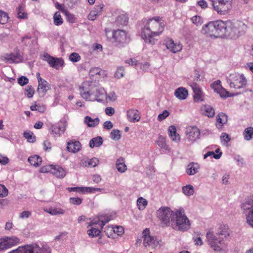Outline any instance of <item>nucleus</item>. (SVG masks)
I'll return each instance as SVG.
<instances>
[{
  "instance_id": "1",
  "label": "nucleus",
  "mask_w": 253,
  "mask_h": 253,
  "mask_svg": "<svg viewBox=\"0 0 253 253\" xmlns=\"http://www.w3.org/2000/svg\"><path fill=\"white\" fill-rule=\"evenodd\" d=\"M162 18L159 16L148 20L143 29L141 36L145 42L153 45L157 39L155 37L159 36L164 31L165 25L161 22Z\"/></svg>"
},
{
  "instance_id": "2",
  "label": "nucleus",
  "mask_w": 253,
  "mask_h": 253,
  "mask_svg": "<svg viewBox=\"0 0 253 253\" xmlns=\"http://www.w3.org/2000/svg\"><path fill=\"white\" fill-rule=\"evenodd\" d=\"M80 94L82 98L88 101L101 102L106 96V91L101 86L89 84L84 83L79 88Z\"/></svg>"
},
{
  "instance_id": "3",
  "label": "nucleus",
  "mask_w": 253,
  "mask_h": 253,
  "mask_svg": "<svg viewBox=\"0 0 253 253\" xmlns=\"http://www.w3.org/2000/svg\"><path fill=\"white\" fill-rule=\"evenodd\" d=\"M226 21L217 20L209 22L204 25L201 30L202 34L215 38L226 37Z\"/></svg>"
},
{
  "instance_id": "4",
  "label": "nucleus",
  "mask_w": 253,
  "mask_h": 253,
  "mask_svg": "<svg viewBox=\"0 0 253 253\" xmlns=\"http://www.w3.org/2000/svg\"><path fill=\"white\" fill-rule=\"evenodd\" d=\"M170 226L175 230L182 231H186L190 228V221L185 215L183 209H180L175 212Z\"/></svg>"
},
{
  "instance_id": "5",
  "label": "nucleus",
  "mask_w": 253,
  "mask_h": 253,
  "mask_svg": "<svg viewBox=\"0 0 253 253\" xmlns=\"http://www.w3.org/2000/svg\"><path fill=\"white\" fill-rule=\"evenodd\" d=\"M246 28V25L240 21H227L226 27V37L230 38L238 37L242 34Z\"/></svg>"
},
{
  "instance_id": "6",
  "label": "nucleus",
  "mask_w": 253,
  "mask_h": 253,
  "mask_svg": "<svg viewBox=\"0 0 253 253\" xmlns=\"http://www.w3.org/2000/svg\"><path fill=\"white\" fill-rule=\"evenodd\" d=\"M174 214L175 212L168 207H162L156 211V216L163 227L171 225Z\"/></svg>"
},
{
  "instance_id": "7",
  "label": "nucleus",
  "mask_w": 253,
  "mask_h": 253,
  "mask_svg": "<svg viewBox=\"0 0 253 253\" xmlns=\"http://www.w3.org/2000/svg\"><path fill=\"white\" fill-rule=\"evenodd\" d=\"M207 242L214 251L221 252L226 247L223 237H219L213 232L209 231L206 234Z\"/></svg>"
},
{
  "instance_id": "8",
  "label": "nucleus",
  "mask_w": 253,
  "mask_h": 253,
  "mask_svg": "<svg viewBox=\"0 0 253 253\" xmlns=\"http://www.w3.org/2000/svg\"><path fill=\"white\" fill-rule=\"evenodd\" d=\"M247 224L253 227V195L246 198L240 205Z\"/></svg>"
},
{
  "instance_id": "9",
  "label": "nucleus",
  "mask_w": 253,
  "mask_h": 253,
  "mask_svg": "<svg viewBox=\"0 0 253 253\" xmlns=\"http://www.w3.org/2000/svg\"><path fill=\"white\" fill-rule=\"evenodd\" d=\"M213 9L218 14H226L232 8V0H210Z\"/></svg>"
},
{
  "instance_id": "10",
  "label": "nucleus",
  "mask_w": 253,
  "mask_h": 253,
  "mask_svg": "<svg viewBox=\"0 0 253 253\" xmlns=\"http://www.w3.org/2000/svg\"><path fill=\"white\" fill-rule=\"evenodd\" d=\"M227 82L231 88L241 89L243 88L247 84V81L243 74L237 73L231 74L227 77Z\"/></svg>"
},
{
  "instance_id": "11",
  "label": "nucleus",
  "mask_w": 253,
  "mask_h": 253,
  "mask_svg": "<svg viewBox=\"0 0 253 253\" xmlns=\"http://www.w3.org/2000/svg\"><path fill=\"white\" fill-rule=\"evenodd\" d=\"M113 37L115 42L120 46H124L125 44L128 43L130 41L129 36L124 30L119 29L114 30L113 33Z\"/></svg>"
},
{
  "instance_id": "12",
  "label": "nucleus",
  "mask_w": 253,
  "mask_h": 253,
  "mask_svg": "<svg viewBox=\"0 0 253 253\" xmlns=\"http://www.w3.org/2000/svg\"><path fill=\"white\" fill-rule=\"evenodd\" d=\"M20 243V239L16 236L4 237L0 239V251L11 248Z\"/></svg>"
},
{
  "instance_id": "13",
  "label": "nucleus",
  "mask_w": 253,
  "mask_h": 253,
  "mask_svg": "<svg viewBox=\"0 0 253 253\" xmlns=\"http://www.w3.org/2000/svg\"><path fill=\"white\" fill-rule=\"evenodd\" d=\"M143 244L145 246H149L153 249H155L159 246V242L156 238L150 235L149 228L145 229L142 232Z\"/></svg>"
},
{
  "instance_id": "14",
  "label": "nucleus",
  "mask_w": 253,
  "mask_h": 253,
  "mask_svg": "<svg viewBox=\"0 0 253 253\" xmlns=\"http://www.w3.org/2000/svg\"><path fill=\"white\" fill-rule=\"evenodd\" d=\"M27 253H51V248L47 245L41 247L37 244L26 245Z\"/></svg>"
},
{
  "instance_id": "15",
  "label": "nucleus",
  "mask_w": 253,
  "mask_h": 253,
  "mask_svg": "<svg viewBox=\"0 0 253 253\" xmlns=\"http://www.w3.org/2000/svg\"><path fill=\"white\" fill-rule=\"evenodd\" d=\"M43 60L46 61L50 67L58 70L60 67L64 66V60L61 58H55L50 56L48 53L43 55Z\"/></svg>"
},
{
  "instance_id": "16",
  "label": "nucleus",
  "mask_w": 253,
  "mask_h": 253,
  "mask_svg": "<svg viewBox=\"0 0 253 253\" xmlns=\"http://www.w3.org/2000/svg\"><path fill=\"white\" fill-rule=\"evenodd\" d=\"M190 86L194 93L193 95L194 101L196 102L203 101V92L199 85L196 83H192L190 84Z\"/></svg>"
},
{
  "instance_id": "17",
  "label": "nucleus",
  "mask_w": 253,
  "mask_h": 253,
  "mask_svg": "<svg viewBox=\"0 0 253 253\" xmlns=\"http://www.w3.org/2000/svg\"><path fill=\"white\" fill-rule=\"evenodd\" d=\"M168 49L173 53H176L182 49V45L179 42H175L172 39L168 40L166 43Z\"/></svg>"
},
{
  "instance_id": "18",
  "label": "nucleus",
  "mask_w": 253,
  "mask_h": 253,
  "mask_svg": "<svg viewBox=\"0 0 253 253\" xmlns=\"http://www.w3.org/2000/svg\"><path fill=\"white\" fill-rule=\"evenodd\" d=\"M188 138L191 141H195L200 138V131L196 126H193L187 130Z\"/></svg>"
},
{
  "instance_id": "19",
  "label": "nucleus",
  "mask_w": 253,
  "mask_h": 253,
  "mask_svg": "<svg viewBox=\"0 0 253 253\" xmlns=\"http://www.w3.org/2000/svg\"><path fill=\"white\" fill-rule=\"evenodd\" d=\"M50 89V85L46 81L38 83L37 92L41 97H43L46 94L47 90Z\"/></svg>"
},
{
  "instance_id": "20",
  "label": "nucleus",
  "mask_w": 253,
  "mask_h": 253,
  "mask_svg": "<svg viewBox=\"0 0 253 253\" xmlns=\"http://www.w3.org/2000/svg\"><path fill=\"white\" fill-rule=\"evenodd\" d=\"M103 7V4L96 5L89 13L88 19L91 21L94 20L97 16L101 15Z\"/></svg>"
},
{
  "instance_id": "21",
  "label": "nucleus",
  "mask_w": 253,
  "mask_h": 253,
  "mask_svg": "<svg viewBox=\"0 0 253 253\" xmlns=\"http://www.w3.org/2000/svg\"><path fill=\"white\" fill-rule=\"evenodd\" d=\"M81 145L79 141L71 140L67 143V149L71 153H76L80 150Z\"/></svg>"
},
{
  "instance_id": "22",
  "label": "nucleus",
  "mask_w": 253,
  "mask_h": 253,
  "mask_svg": "<svg viewBox=\"0 0 253 253\" xmlns=\"http://www.w3.org/2000/svg\"><path fill=\"white\" fill-rule=\"evenodd\" d=\"M127 118L131 122H135L139 121L140 116L137 110L130 109L127 111Z\"/></svg>"
},
{
  "instance_id": "23",
  "label": "nucleus",
  "mask_w": 253,
  "mask_h": 253,
  "mask_svg": "<svg viewBox=\"0 0 253 253\" xmlns=\"http://www.w3.org/2000/svg\"><path fill=\"white\" fill-rule=\"evenodd\" d=\"M188 94L187 90L183 87H178L174 92V95L176 98L180 100L185 99L187 98Z\"/></svg>"
},
{
  "instance_id": "24",
  "label": "nucleus",
  "mask_w": 253,
  "mask_h": 253,
  "mask_svg": "<svg viewBox=\"0 0 253 253\" xmlns=\"http://www.w3.org/2000/svg\"><path fill=\"white\" fill-rule=\"evenodd\" d=\"M215 235L219 237H223L224 240H225L229 236V228L226 225H220Z\"/></svg>"
},
{
  "instance_id": "25",
  "label": "nucleus",
  "mask_w": 253,
  "mask_h": 253,
  "mask_svg": "<svg viewBox=\"0 0 253 253\" xmlns=\"http://www.w3.org/2000/svg\"><path fill=\"white\" fill-rule=\"evenodd\" d=\"M227 116L223 113H219L216 117L217 123L216 126L218 129L222 128L223 124L227 122Z\"/></svg>"
},
{
  "instance_id": "26",
  "label": "nucleus",
  "mask_w": 253,
  "mask_h": 253,
  "mask_svg": "<svg viewBox=\"0 0 253 253\" xmlns=\"http://www.w3.org/2000/svg\"><path fill=\"white\" fill-rule=\"evenodd\" d=\"M199 165L197 163H191L188 165L186 172L189 175H193L199 171Z\"/></svg>"
},
{
  "instance_id": "27",
  "label": "nucleus",
  "mask_w": 253,
  "mask_h": 253,
  "mask_svg": "<svg viewBox=\"0 0 253 253\" xmlns=\"http://www.w3.org/2000/svg\"><path fill=\"white\" fill-rule=\"evenodd\" d=\"M169 135L172 141L177 142L180 140L179 135L176 132V129L174 126H170L168 129Z\"/></svg>"
},
{
  "instance_id": "28",
  "label": "nucleus",
  "mask_w": 253,
  "mask_h": 253,
  "mask_svg": "<svg viewBox=\"0 0 253 253\" xmlns=\"http://www.w3.org/2000/svg\"><path fill=\"white\" fill-rule=\"evenodd\" d=\"M128 18L125 13H122L119 15L115 21V24L117 26H125L128 22Z\"/></svg>"
},
{
  "instance_id": "29",
  "label": "nucleus",
  "mask_w": 253,
  "mask_h": 253,
  "mask_svg": "<svg viewBox=\"0 0 253 253\" xmlns=\"http://www.w3.org/2000/svg\"><path fill=\"white\" fill-rule=\"evenodd\" d=\"M52 173L58 178H63L66 175L65 170L61 167L53 166Z\"/></svg>"
},
{
  "instance_id": "30",
  "label": "nucleus",
  "mask_w": 253,
  "mask_h": 253,
  "mask_svg": "<svg viewBox=\"0 0 253 253\" xmlns=\"http://www.w3.org/2000/svg\"><path fill=\"white\" fill-rule=\"evenodd\" d=\"M157 143L161 148L163 149L168 152H170V148L169 147V145L167 144L166 138L164 136L160 135L159 136Z\"/></svg>"
},
{
  "instance_id": "31",
  "label": "nucleus",
  "mask_w": 253,
  "mask_h": 253,
  "mask_svg": "<svg viewBox=\"0 0 253 253\" xmlns=\"http://www.w3.org/2000/svg\"><path fill=\"white\" fill-rule=\"evenodd\" d=\"M100 120L98 118L94 119L89 116H86L84 118V123L88 127H95L99 123Z\"/></svg>"
},
{
  "instance_id": "32",
  "label": "nucleus",
  "mask_w": 253,
  "mask_h": 253,
  "mask_svg": "<svg viewBox=\"0 0 253 253\" xmlns=\"http://www.w3.org/2000/svg\"><path fill=\"white\" fill-rule=\"evenodd\" d=\"M28 161L30 164L35 167H38L41 165L42 160V158L38 155H34L29 157Z\"/></svg>"
},
{
  "instance_id": "33",
  "label": "nucleus",
  "mask_w": 253,
  "mask_h": 253,
  "mask_svg": "<svg viewBox=\"0 0 253 253\" xmlns=\"http://www.w3.org/2000/svg\"><path fill=\"white\" fill-rule=\"evenodd\" d=\"M103 140L101 137L97 136L93 138L90 140L89 146L91 148L98 147L101 145L103 143Z\"/></svg>"
},
{
  "instance_id": "34",
  "label": "nucleus",
  "mask_w": 253,
  "mask_h": 253,
  "mask_svg": "<svg viewBox=\"0 0 253 253\" xmlns=\"http://www.w3.org/2000/svg\"><path fill=\"white\" fill-rule=\"evenodd\" d=\"M5 60L10 63L18 62L21 60V57L19 54L11 53L7 54L5 57Z\"/></svg>"
},
{
  "instance_id": "35",
  "label": "nucleus",
  "mask_w": 253,
  "mask_h": 253,
  "mask_svg": "<svg viewBox=\"0 0 253 253\" xmlns=\"http://www.w3.org/2000/svg\"><path fill=\"white\" fill-rule=\"evenodd\" d=\"M116 168L120 172H124L126 170V166L125 164L124 159L120 158L117 160L116 162Z\"/></svg>"
},
{
  "instance_id": "36",
  "label": "nucleus",
  "mask_w": 253,
  "mask_h": 253,
  "mask_svg": "<svg viewBox=\"0 0 253 253\" xmlns=\"http://www.w3.org/2000/svg\"><path fill=\"white\" fill-rule=\"evenodd\" d=\"M203 114L209 117H212L215 114L214 110L209 105H205L202 108Z\"/></svg>"
},
{
  "instance_id": "37",
  "label": "nucleus",
  "mask_w": 253,
  "mask_h": 253,
  "mask_svg": "<svg viewBox=\"0 0 253 253\" xmlns=\"http://www.w3.org/2000/svg\"><path fill=\"white\" fill-rule=\"evenodd\" d=\"M244 139L247 141L251 140L253 136V127H248L243 132Z\"/></svg>"
},
{
  "instance_id": "38",
  "label": "nucleus",
  "mask_w": 253,
  "mask_h": 253,
  "mask_svg": "<svg viewBox=\"0 0 253 253\" xmlns=\"http://www.w3.org/2000/svg\"><path fill=\"white\" fill-rule=\"evenodd\" d=\"M182 192L186 196H192L194 193V187L190 184L186 185L182 187Z\"/></svg>"
},
{
  "instance_id": "39",
  "label": "nucleus",
  "mask_w": 253,
  "mask_h": 253,
  "mask_svg": "<svg viewBox=\"0 0 253 253\" xmlns=\"http://www.w3.org/2000/svg\"><path fill=\"white\" fill-rule=\"evenodd\" d=\"M137 205L139 210H144L147 205V201L142 197H140L137 199Z\"/></svg>"
},
{
  "instance_id": "40",
  "label": "nucleus",
  "mask_w": 253,
  "mask_h": 253,
  "mask_svg": "<svg viewBox=\"0 0 253 253\" xmlns=\"http://www.w3.org/2000/svg\"><path fill=\"white\" fill-rule=\"evenodd\" d=\"M9 17L7 13L0 9V24H5L7 23Z\"/></svg>"
},
{
  "instance_id": "41",
  "label": "nucleus",
  "mask_w": 253,
  "mask_h": 253,
  "mask_svg": "<svg viewBox=\"0 0 253 253\" xmlns=\"http://www.w3.org/2000/svg\"><path fill=\"white\" fill-rule=\"evenodd\" d=\"M51 215L63 214L65 211L61 208H50L47 211Z\"/></svg>"
},
{
  "instance_id": "42",
  "label": "nucleus",
  "mask_w": 253,
  "mask_h": 253,
  "mask_svg": "<svg viewBox=\"0 0 253 253\" xmlns=\"http://www.w3.org/2000/svg\"><path fill=\"white\" fill-rule=\"evenodd\" d=\"M54 24L56 26H59L63 23V19L61 18L59 12H56L53 16Z\"/></svg>"
},
{
  "instance_id": "43",
  "label": "nucleus",
  "mask_w": 253,
  "mask_h": 253,
  "mask_svg": "<svg viewBox=\"0 0 253 253\" xmlns=\"http://www.w3.org/2000/svg\"><path fill=\"white\" fill-rule=\"evenodd\" d=\"M24 137L27 139L29 142L33 143L36 141V137L31 131H26L24 132Z\"/></svg>"
},
{
  "instance_id": "44",
  "label": "nucleus",
  "mask_w": 253,
  "mask_h": 253,
  "mask_svg": "<svg viewBox=\"0 0 253 253\" xmlns=\"http://www.w3.org/2000/svg\"><path fill=\"white\" fill-rule=\"evenodd\" d=\"M24 6L22 5H19L17 8V17L20 19H24L26 17L27 13L24 12Z\"/></svg>"
},
{
  "instance_id": "45",
  "label": "nucleus",
  "mask_w": 253,
  "mask_h": 253,
  "mask_svg": "<svg viewBox=\"0 0 253 253\" xmlns=\"http://www.w3.org/2000/svg\"><path fill=\"white\" fill-rule=\"evenodd\" d=\"M111 137L114 140H118L121 138V135L119 130L113 129L110 133Z\"/></svg>"
},
{
  "instance_id": "46",
  "label": "nucleus",
  "mask_w": 253,
  "mask_h": 253,
  "mask_svg": "<svg viewBox=\"0 0 253 253\" xmlns=\"http://www.w3.org/2000/svg\"><path fill=\"white\" fill-rule=\"evenodd\" d=\"M100 231L98 228L92 227L88 230V234L91 237H97L100 235Z\"/></svg>"
},
{
  "instance_id": "47",
  "label": "nucleus",
  "mask_w": 253,
  "mask_h": 253,
  "mask_svg": "<svg viewBox=\"0 0 253 253\" xmlns=\"http://www.w3.org/2000/svg\"><path fill=\"white\" fill-rule=\"evenodd\" d=\"M62 129L61 130V128L59 126H52L50 128V130L53 134L60 135V131H62V132H64L65 130V128L62 127Z\"/></svg>"
},
{
  "instance_id": "48",
  "label": "nucleus",
  "mask_w": 253,
  "mask_h": 253,
  "mask_svg": "<svg viewBox=\"0 0 253 253\" xmlns=\"http://www.w3.org/2000/svg\"><path fill=\"white\" fill-rule=\"evenodd\" d=\"M219 90L217 92L218 93L220 96L222 98H227L228 97L231 96L232 95L231 94L229 93V92L227 91L225 89L223 88L222 86H219Z\"/></svg>"
},
{
  "instance_id": "49",
  "label": "nucleus",
  "mask_w": 253,
  "mask_h": 253,
  "mask_svg": "<svg viewBox=\"0 0 253 253\" xmlns=\"http://www.w3.org/2000/svg\"><path fill=\"white\" fill-rule=\"evenodd\" d=\"M111 219H112V218H111L110 216H108V215L100 216L99 220L101 221V224H100L101 228H102L103 226H104L106 223L108 222Z\"/></svg>"
},
{
  "instance_id": "50",
  "label": "nucleus",
  "mask_w": 253,
  "mask_h": 253,
  "mask_svg": "<svg viewBox=\"0 0 253 253\" xmlns=\"http://www.w3.org/2000/svg\"><path fill=\"white\" fill-rule=\"evenodd\" d=\"M222 152H220L219 154H215L214 152L213 151H209L206 154L204 155V158L206 159L208 157L212 156V157L215 159H219L221 155H222Z\"/></svg>"
},
{
  "instance_id": "51",
  "label": "nucleus",
  "mask_w": 253,
  "mask_h": 253,
  "mask_svg": "<svg viewBox=\"0 0 253 253\" xmlns=\"http://www.w3.org/2000/svg\"><path fill=\"white\" fill-rule=\"evenodd\" d=\"M25 91L26 92L25 94L28 98L32 97L35 93L34 88L31 85L27 86L25 89Z\"/></svg>"
},
{
  "instance_id": "52",
  "label": "nucleus",
  "mask_w": 253,
  "mask_h": 253,
  "mask_svg": "<svg viewBox=\"0 0 253 253\" xmlns=\"http://www.w3.org/2000/svg\"><path fill=\"white\" fill-rule=\"evenodd\" d=\"M192 22L193 23H194L196 26H199L201 25L203 23V19L202 18L198 15L194 16L192 17L191 19Z\"/></svg>"
},
{
  "instance_id": "53",
  "label": "nucleus",
  "mask_w": 253,
  "mask_h": 253,
  "mask_svg": "<svg viewBox=\"0 0 253 253\" xmlns=\"http://www.w3.org/2000/svg\"><path fill=\"white\" fill-rule=\"evenodd\" d=\"M69 59L72 62H77L81 60V56L78 53L73 52L70 54Z\"/></svg>"
},
{
  "instance_id": "54",
  "label": "nucleus",
  "mask_w": 253,
  "mask_h": 253,
  "mask_svg": "<svg viewBox=\"0 0 253 253\" xmlns=\"http://www.w3.org/2000/svg\"><path fill=\"white\" fill-rule=\"evenodd\" d=\"M103 72L100 68L95 67L91 68L89 71V75L90 76H94L96 75H100L101 73Z\"/></svg>"
},
{
  "instance_id": "55",
  "label": "nucleus",
  "mask_w": 253,
  "mask_h": 253,
  "mask_svg": "<svg viewBox=\"0 0 253 253\" xmlns=\"http://www.w3.org/2000/svg\"><path fill=\"white\" fill-rule=\"evenodd\" d=\"M8 253H27L26 245L20 246L16 250L11 251Z\"/></svg>"
},
{
  "instance_id": "56",
  "label": "nucleus",
  "mask_w": 253,
  "mask_h": 253,
  "mask_svg": "<svg viewBox=\"0 0 253 253\" xmlns=\"http://www.w3.org/2000/svg\"><path fill=\"white\" fill-rule=\"evenodd\" d=\"M124 75V68L123 67H119L115 73V77L118 79L122 78Z\"/></svg>"
},
{
  "instance_id": "57",
  "label": "nucleus",
  "mask_w": 253,
  "mask_h": 253,
  "mask_svg": "<svg viewBox=\"0 0 253 253\" xmlns=\"http://www.w3.org/2000/svg\"><path fill=\"white\" fill-rule=\"evenodd\" d=\"M8 194V189L2 184H0V197H6Z\"/></svg>"
},
{
  "instance_id": "58",
  "label": "nucleus",
  "mask_w": 253,
  "mask_h": 253,
  "mask_svg": "<svg viewBox=\"0 0 253 253\" xmlns=\"http://www.w3.org/2000/svg\"><path fill=\"white\" fill-rule=\"evenodd\" d=\"M104 232L108 237H110L114 232V227L110 226H107L105 228Z\"/></svg>"
},
{
  "instance_id": "59",
  "label": "nucleus",
  "mask_w": 253,
  "mask_h": 253,
  "mask_svg": "<svg viewBox=\"0 0 253 253\" xmlns=\"http://www.w3.org/2000/svg\"><path fill=\"white\" fill-rule=\"evenodd\" d=\"M29 82V79L25 76H21L18 79V83L21 86L27 84Z\"/></svg>"
},
{
  "instance_id": "60",
  "label": "nucleus",
  "mask_w": 253,
  "mask_h": 253,
  "mask_svg": "<svg viewBox=\"0 0 253 253\" xmlns=\"http://www.w3.org/2000/svg\"><path fill=\"white\" fill-rule=\"evenodd\" d=\"M220 137L223 145H225L230 140L229 135L226 133H222Z\"/></svg>"
},
{
  "instance_id": "61",
  "label": "nucleus",
  "mask_w": 253,
  "mask_h": 253,
  "mask_svg": "<svg viewBox=\"0 0 253 253\" xmlns=\"http://www.w3.org/2000/svg\"><path fill=\"white\" fill-rule=\"evenodd\" d=\"M69 201L71 204L79 205L82 203V200L78 197H71L70 198Z\"/></svg>"
},
{
  "instance_id": "62",
  "label": "nucleus",
  "mask_w": 253,
  "mask_h": 253,
  "mask_svg": "<svg viewBox=\"0 0 253 253\" xmlns=\"http://www.w3.org/2000/svg\"><path fill=\"white\" fill-rule=\"evenodd\" d=\"M53 166H54L53 165H50L42 167L40 169V172L43 173L51 172L52 173V170L53 168Z\"/></svg>"
},
{
  "instance_id": "63",
  "label": "nucleus",
  "mask_w": 253,
  "mask_h": 253,
  "mask_svg": "<svg viewBox=\"0 0 253 253\" xmlns=\"http://www.w3.org/2000/svg\"><path fill=\"white\" fill-rule=\"evenodd\" d=\"M169 115V113L167 110H165L162 113L160 114L158 117V120L159 121H162L165 119Z\"/></svg>"
},
{
  "instance_id": "64",
  "label": "nucleus",
  "mask_w": 253,
  "mask_h": 253,
  "mask_svg": "<svg viewBox=\"0 0 253 253\" xmlns=\"http://www.w3.org/2000/svg\"><path fill=\"white\" fill-rule=\"evenodd\" d=\"M220 82L219 81H217L214 82L213 84H212L211 86V87L217 93L219 90V86H221V85L219 84Z\"/></svg>"
}]
</instances>
